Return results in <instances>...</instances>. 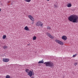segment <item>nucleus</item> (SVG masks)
Returning <instances> with one entry per match:
<instances>
[{"instance_id": "10", "label": "nucleus", "mask_w": 78, "mask_h": 78, "mask_svg": "<svg viewBox=\"0 0 78 78\" xmlns=\"http://www.w3.org/2000/svg\"><path fill=\"white\" fill-rule=\"evenodd\" d=\"M67 7L68 8H70V7H72V4L70 3H69L68 4H67L66 5Z\"/></svg>"}, {"instance_id": "6", "label": "nucleus", "mask_w": 78, "mask_h": 78, "mask_svg": "<svg viewBox=\"0 0 78 78\" xmlns=\"http://www.w3.org/2000/svg\"><path fill=\"white\" fill-rule=\"evenodd\" d=\"M34 75V73H33V72L31 70H30L28 74V75L30 76V77H31L32 75Z\"/></svg>"}, {"instance_id": "22", "label": "nucleus", "mask_w": 78, "mask_h": 78, "mask_svg": "<svg viewBox=\"0 0 78 78\" xmlns=\"http://www.w3.org/2000/svg\"><path fill=\"white\" fill-rule=\"evenodd\" d=\"M78 64V63L76 62L74 64V65L75 66H76L77 64Z\"/></svg>"}, {"instance_id": "7", "label": "nucleus", "mask_w": 78, "mask_h": 78, "mask_svg": "<svg viewBox=\"0 0 78 78\" xmlns=\"http://www.w3.org/2000/svg\"><path fill=\"white\" fill-rule=\"evenodd\" d=\"M46 34H47V36H48L49 37H50L51 39H53L54 38L53 36H51V34H50L48 33H46Z\"/></svg>"}, {"instance_id": "12", "label": "nucleus", "mask_w": 78, "mask_h": 78, "mask_svg": "<svg viewBox=\"0 0 78 78\" xmlns=\"http://www.w3.org/2000/svg\"><path fill=\"white\" fill-rule=\"evenodd\" d=\"M38 63V64H43V63H44V60H42L41 61H39Z\"/></svg>"}, {"instance_id": "4", "label": "nucleus", "mask_w": 78, "mask_h": 78, "mask_svg": "<svg viewBox=\"0 0 78 78\" xmlns=\"http://www.w3.org/2000/svg\"><path fill=\"white\" fill-rule=\"evenodd\" d=\"M55 41L58 44H60V45H63L64 44V43L59 40H56Z\"/></svg>"}, {"instance_id": "3", "label": "nucleus", "mask_w": 78, "mask_h": 78, "mask_svg": "<svg viewBox=\"0 0 78 78\" xmlns=\"http://www.w3.org/2000/svg\"><path fill=\"white\" fill-rule=\"evenodd\" d=\"M36 25L37 27H42L43 25V23L40 21H38L36 23Z\"/></svg>"}, {"instance_id": "2", "label": "nucleus", "mask_w": 78, "mask_h": 78, "mask_svg": "<svg viewBox=\"0 0 78 78\" xmlns=\"http://www.w3.org/2000/svg\"><path fill=\"white\" fill-rule=\"evenodd\" d=\"M44 64H45V65L46 67H51L54 66V64L53 62H45Z\"/></svg>"}, {"instance_id": "1", "label": "nucleus", "mask_w": 78, "mask_h": 78, "mask_svg": "<svg viewBox=\"0 0 78 78\" xmlns=\"http://www.w3.org/2000/svg\"><path fill=\"white\" fill-rule=\"evenodd\" d=\"M68 20L73 23H78V16L75 15H72L68 17Z\"/></svg>"}, {"instance_id": "27", "label": "nucleus", "mask_w": 78, "mask_h": 78, "mask_svg": "<svg viewBox=\"0 0 78 78\" xmlns=\"http://www.w3.org/2000/svg\"><path fill=\"white\" fill-rule=\"evenodd\" d=\"M50 0H47V1H48H48H49Z\"/></svg>"}, {"instance_id": "23", "label": "nucleus", "mask_w": 78, "mask_h": 78, "mask_svg": "<svg viewBox=\"0 0 78 78\" xmlns=\"http://www.w3.org/2000/svg\"><path fill=\"white\" fill-rule=\"evenodd\" d=\"M8 3H10V1H9L7 2Z\"/></svg>"}, {"instance_id": "14", "label": "nucleus", "mask_w": 78, "mask_h": 78, "mask_svg": "<svg viewBox=\"0 0 78 78\" xmlns=\"http://www.w3.org/2000/svg\"><path fill=\"white\" fill-rule=\"evenodd\" d=\"M47 28L48 30H49V31L51 30V28L48 26H47Z\"/></svg>"}, {"instance_id": "16", "label": "nucleus", "mask_w": 78, "mask_h": 78, "mask_svg": "<svg viewBox=\"0 0 78 78\" xmlns=\"http://www.w3.org/2000/svg\"><path fill=\"white\" fill-rule=\"evenodd\" d=\"M6 37V35H3V36L2 37V39H5Z\"/></svg>"}, {"instance_id": "15", "label": "nucleus", "mask_w": 78, "mask_h": 78, "mask_svg": "<svg viewBox=\"0 0 78 78\" xmlns=\"http://www.w3.org/2000/svg\"><path fill=\"white\" fill-rule=\"evenodd\" d=\"M25 72H26L27 73H28L29 72H30V70H29V69H25Z\"/></svg>"}, {"instance_id": "13", "label": "nucleus", "mask_w": 78, "mask_h": 78, "mask_svg": "<svg viewBox=\"0 0 78 78\" xmlns=\"http://www.w3.org/2000/svg\"><path fill=\"white\" fill-rule=\"evenodd\" d=\"M54 6L55 7V8H57V7H58V3H55L54 4Z\"/></svg>"}, {"instance_id": "24", "label": "nucleus", "mask_w": 78, "mask_h": 78, "mask_svg": "<svg viewBox=\"0 0 78 78\" xmlns=\"http://www.w3.org/2000/svg\"><path fill=\"white\" fill-rule=\"evenodd\" d=\"M32 24H34V22H32Z\"/></svg>"}, {"instance_id": "5", "label": "nucleus", "mask_w": 78, "mask_h": 78, "mask_svg": "<svg viewBox=\"0 0 78 78\" xmlns=\"http://www.w3.org/2000/svg\"><path fill=\"white\" fill-rule=\"evenodd\" d=\"M28 17L30 19V20H31L32 21V22H34V18L33 17L31 16V15H28Z\"/></svg>"}, {"instance_id": "25", "label": "nucleus", "mask_w": 78, "mask_h": 78, "mask_svg": "<svg viewBox=\"0 0 78 78\" xmlns=\"http://www.w3.org/2000/svg\"><path fill=\"white\" fill-rule=\"evenodd\" d=\"M31 78H34V77H32Z\"/></svg>"}, {"instance_id": "21", "label": "nucleus", "mask_w": 78, "mask_h": 78, "mask_svg": "<svg viewBox=\"0 0 78 78\" xmlns=\"http://www.w3.org/2000/svg\"><path fill=\"white\" fill-rule=\"evenodd\" d=\"M8 48V47H7L6 46H5L3 47V48H4L5 50L6 48Z\"/></svg>"}, {"instance_id": "28", "label": "nucleus", "mask_w": 78, "mask_h": 78, "mask_svg": "<svg viewBox=\"0 0 78 78\" xmlns=\"http://www.w3.org/2000/svg\"><path fill=\"white\" fill-rule=\"evenodd\" d=\"M28 45H29V44H28Z\"/></svg>"}, {"instance_id": "19", "label": "nucleus", "mask_w": 78, "mask_h": 78, "mask_svg": "<svg viewBox=\"0 0 78 78\" xmlns=\"http://www.w3.org/2000/svg\"><path fill=\"white\" fill-rule=\"evenodd\" d=\"M26 2H31V0H24Z\"/></svg>"}, {"instance_id": "8", "label": "nucleus", "mask_w": 78, "mask_h": 78, "mask_svg": "<svg viewBox=\"0 0 78 78\" xmlns=\"http://www.w3.org/2000/svg\"><path fill=\"white\" fill-rule=\"evenodd\" d=\"M9 59L8 58H2V61L3 62H9Z\"/></svg>"}, {"instance_id": "11", "label": "nucleus", "mask_w": 78, "mask_h": 78, "mask_svg": "<svg viewBox=\"0 0 78 78\" xmlns=\"http://www.w3.org/2000/svg\"><path fill=\"white\" fill-rule=\"evenodd\" d=\"M24 29L26 31H30V29H29V28L28 26H26L24 27Z\"/></svg>"}, {"instance_id": "26", "label": "nucleus", "mask_w": 78, "mask_h": 78, "mask_svg": "<svg viewBox=\"0 0 78 78\" xmlns=\"http://www.w3.org/2000/svg\"><path fill=\"white\" fill-rule=\"evenodd\" d=\"M1 10H2L0 8V12L1 11Z\"/></svg>"}, {"instance_id": "17", "label": "nucleus", "mask_w": 78, "mask_h": 78, "mask_svg": "<svg viewBox=\"0 0 78 78\" xmlns=\"http://www.w3.org/2000/svg\"><path fill=\"white\" fill-rule=\"evenodd\" d=\"M36 38H37V37L36 36H34L33 38V40H35L36 39Z\"/></svg>"}, {"instance_id": "20", "label": "nucleus", "mask_w": 78, "mask_h": 78, "mask_svg": "<svg viewBox=\"0 0 78 78\" xmlns=\"http://www.w3.org/2000/svg\"><path fill=\"white\" fill-rule=\"evenodd\" d=\"M76 55H77V54H76L74 55H73V58H75V57H76Z\"/></svg>"}, {"instance_id": "9", "label": "nucleus", "mask_w": 78, "mask_h": 78, "mask_svg": "<svg viewBox=\"0 0 78 78\" xmlns=\"http://www.w3.org/2000/svg\"><path fill=\"white\" fill-rule=\"evenodd\" d=\"M67 37L65 35L62 36V39L64 40V41H66L67 40Z\"/></svg>"}, {"instance_id": "18", "label": "nucleus", "mask_w": 78, "mask_h": 78, "mask_svg": "<svg viewBox=\"0 0 78 78\" xmlns=\"http://www.w3.org/2000/svg\"><path fill=\"white\" fill-rule=\"evenodd\" d=\"M10 78V76L9 75H7L5 76V78Z\"/></svg>"}]
</instances>
